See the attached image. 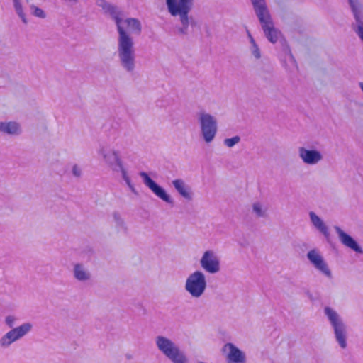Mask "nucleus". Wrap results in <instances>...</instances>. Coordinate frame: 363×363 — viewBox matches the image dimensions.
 Returning a JSON list of instances; mask_svg holds the SVG:
<instances>
[{"mask_svg":"<svg viewBox=\"0 0 363 363\" xmlns=\"http://www.w3.org/2000/svg\"><path fill=\"white\" fill-rule=\"evenodd\" d=\"M96 4L102 9L114 21L118 32L117 57L121 67L127 72L132 73L136 67V55L133 38L128 33L123 26V11L116 5L106 0H96Z\"/></svg>","mask_w":363,"mask_h":363,"instance_id":"nucleus-1","label":"nucleus"},{"mask_svg":"<svg viewBox=\"0 0 363 363\" xmlns=\"http://www.w3.org/2000/svg\"><path fill=\"white\" fill-rule=\"evenodd\" d=\"M195 0H166L165 4L169 13L179 16L180 26L177 27L179 35H186L190 33L189 28L194 29L197 26L196 20L189 13L192 10Z\"/></svg>","mask_w":363,"mask_h":363,"instance_id":"nucleus-2","label":"nucleus"},{"mask_svg":"<svg viewBox=\"0 0 363 363\" xmlns=\"http://www.w3.org/2000/svg\"><path fill=\"white\" fill-rule=\"evenodd\" d=\"M255 13L260 22L265 37L272 43L278 41L280 32L277 30L269 13L265 0H250Z\"/></svg>","mask_w":363,"mask_h":363,"instance_id":"nucleus-3","label":"nucleus"},{"mask_svg":"<svg viewBox=\"0 0 363 363\" xmlns=\"http://www.w3.org/2000/svg\"><path fill=\"white\" fill-rule=\"evenodd\" d=\"M324 314L333 330L335 340L341 348H346L347 330L342 317L330 306L324 308Z\"/></svg>","mask_w":363,"mask_h":363,"instance_id":"nucleus-4","label":"nucleus"},{"mask_svg":"<svg viewBox=\"0 0 363 363\" xmlns=\"http://www.w3.org/2000/svg\"><path fill=\"white\" fill-rule=\"evenodd\" d=\"M155 344L160 352L172 363H188L186 354L169 338L158 335L155 338Z\"/></svg>","mask_w":363,"mask_h":363,"instance_id":"nucleus-5","label":"nucleus"},{"mask_svg":"<svg viewBox=\"0 0 363 363\" xmlns=\"http://www.w3.org/2000/svg\"><path fill=\"white\" fill-rule=\"evenodd\" d=\"M207 287L206 276L201 271L196 270L190 274L186 279L184 289L193 298H199Z\"/></svg>","mask_w":363,"mask_h":363,"instance_id":"nucleus-6","label":"nucleus"},{"mask_svg":"<svg viewBox=\"0 0 363 363\" xmlns=\"http://www.w3.org/2000/svg\"><path fill=\"white\" fill-rule=\"evenodd\" d=\"M197 118L204 141L207 143H211L214 139L217 133L216 118L205 111L198 113Z\"/></svg>","mask_w":363,"mask_h":363,"instance_id":"nucleus-7","label":"nucleus"},{"mask_svg":"<svg viewBox=\"0 0 363 363\" xmlns=\"http://www.w3.org/2000/svg\"><path fill=\"white\" fill-rule=\"evenodd\" d=\"M99 153L113 172H120L121 174H123L127 171L118 151L102 147L100 148Z\"/></svg>","mask_w":363,"mask_h":363,"instance_id":"nucleus-8","label":"nucleus"},{"mask_svg":"<svg viewBox=\"0 0 363 363\" xmlns=\"http://www.w3.org/2000/svg\"><path fill=\"white\" fill-rule=\"evenodd\" d=\"M139 175L143 179L145 185L148 187L155 196L169 204L173 203V199L167 193L165 189L152 180L147 172H140Z\"/></svg>","mask_w":363,"mask_h":363,"instance_id":"nucleus-9","label":"nucleus"},{"mask_svg":"<svg viewBox=\"0 0 363 363\" xmlns=\"http://www.w3.org/2000/svg\"><path fill=\"white\" fill-rule=\"evenodd\" d=\"M201 267L210 274H216L220 271V259L216 252L206 250L203 252L201 259Z\"/></svg>","mask_w":363,"mask_h":363,"instance_id":"nucleus-10","label":"nucleus"},{"mask_svg":"<svg viewBox=\"0 0 363 363\" xmlns=\"http://www.w3.org/2000/svg\"><path fill=\"white\" fill-rule=\"evenodd\" d=\"M307 258L311 264L320 273L329 279H332L333 275L327 262L325 261L320 252L315 250H311L307 253Z\"/></svg>","mask_w":363,"mask_h":363,"instance_id":"nucleus-11","label":"nucleus"},{"mask_svg":"<svg viewBox=\"0 0 363 363\" xmlns=\"http://www.w3.org/2000/svg\"><path fill=\"white\" fill-rule=\"evenodd\" d=\"M355 22L352 24V28L363 42V14L360 4L356 0H348Z\"/></svg>","mask_w":363,"mask_h":363,"instance_id":"nucleus-12","label":"nucleus"},{"mask_svg":"<svg viewBox=\"0 0 363 363\" xmlns=\"http://www.w3.org/2000/svg\"><path fill=\"white\" fill-rule=\"evenodd\" d=\"M298 155L306 164L314 165L323 158L321 153L316 150H308L303 147L298 148Z\"/></svg>","mask_w":363,"mask_h":363,"instance_id":"nucleus-13","label":"nucleus"},{"mask_svg":"<svg viewBox=\"0 0 363 363\" xmlns=\"http://www.w3.org/2000/svg\"><path fill=\"white\" fill-rule=\"evenodd\" d=\"M342 245L357 253H363V250L357 242L350 235L343 231L339 226L334 227Z\"/></svg>","mask_w":363,"mask_h":363,"instance_id":"nucleus-14","label":"nucleus"},{"mask_svg":"<svg viewBox=\"0 0 363 363\" xmlns=\"http://www.w3.org/2000/svg\"><path fill=\"white\" fill-rule=\"evenodd\" d=\"M224 349L228 350L227 361L228 363H245V354L233 343H226Z\"/></svg>","mask_w":363,"mask_h":363,"instance_id":"nucleus-15","label":"nucleus"},{"mask_svg":"<svg viewBox=\"0 0 363 363\" xmlns=\"http://www.w3.org/2000/svg\"><path fill=\"white\" fill-rule=\"evenodd\" d=\"M172 185L176 191L185 199L191 201L193 199V193L191 187L186 184L182 179H177L172 181Z\"/></svg>","mask_w":363,"mask_h":363,"instance_id":"nucleus-16","label":"nucleus"},{"mask_svg":"<svg viewBox=\"0 0 363 363\" xmlns=\"http://www.w3.org/2000/svg\"><path fill=\"white\" fill-rule=\"evenodd\" d=\"M309 218L312 225L320 232L321 233L327 241L329 242L330 240V233L328 230V228L325 224L323 220L317 216L313 211L309 212Z\"/></svg>","mask_w":363,"mask_h":363,"instance_id":"nucleus-17","label":"nucleus"},{"mask_svg":"<svg viewBox=\"0 0 363 363\" xmlns=\"http://www.w3.org/2000/svg\"><path fill=\"white\" fill-rule=\"evenodd\" d=\"M33 325L30 323H24L21 325L11 329L8 333L16 342L26 336L32 330Z\"/></svg>","mask_w":363,"mask_h":363,"instance_id":"nucleus-18","label":"nucleus"},{"mask_svg":"<svg viewBox=\"0 0 363 363\" xmlns=\"http://www.w3.org/2000/svg\"><path fill=\"white\" fill-rule=\"evenodd\" d=\"M125 24L126 31L129 35H139L142 32V24L140 21L135 18H127L123 19V25Z\"/></svg>","mask_w":363,"mask_h":363,"instance_id":"nucleus-19","label":"nucleus"},{"mask_svg":"<svg viewBox=\"0 0 363 363\" xmlns=\"http://www.w3.org/2000/svg\"><path fill=\"white\" fill-rule=\"evenodd\" d=\"M284 51V56H281L280 58L283 66H284L286 69L290 72H294L297 71V63L289 48H285Z\"/></svg>","mask_w":363,"mask_h":363,"instance_id":"nucleus-20","label":"nucleus"},{"mask_svg":"<svg viewBox=\"0 0 363 363\" xmlns=\"http://www.w3.org/2000/svg\"><path fill=\"white\" fill-rule=\"evenodd\" d=\"M74 277L79 281H86L91 279V273L84 264L77 263L73 268Z\"/></svg>","mask_w":363,"mask_h":363,"instance_id":"nucleus-21","label":"nucleus"},{"mask_svg":"<svg viewBox=\"0 0 363 363\" xmlns=\"http://www.w3.org/2000/svg\"><path fill=\"white\" fill-rule=\"evenodd\" d=\"M112 216L117 231L127 234L128 227L121 215L118 211H114Z\"/></svg>","mask_w":363,"mask_h":363,"instance_id":"nucleus-22","label":"nucleus"},{"mask_svg":"<svg viewBox=\"0 0 363 363\" xmlns=\"http://www.w3.org/2000/svg\"><path fill=\"white\" fill-rule=\"evenodd\" d=\"M247 34L250 43L249 49L250 50L251 54L255 57V59H260L261 51L258 45L257 44L255 40L254 39V38L252 37V35H251L250 32L248 30H247Z\"/></svg>","mask_w":363,"mask_h":363,"instance_id":"nucleus-23","label":"nucleus"},{"mask_svg":"<svg viewBox=\"0 0 363 363\" xmlns=\"http://www.w3.org/2000/svg\"><path fill=\"white\" fill-rule=\"evenodd\" d=\"M13 7L18 16L21 18L24 23H27L26 15L23 10V6L21 0H13Z\"/></svg>","mask_w":363,"mask_h":363,"instance_id":"nucleus-24","label":"nucleus"},{"mask_svg":"<svg viewBox=\"0 0 363 363\" xmlns=\"http://www.w3.org/2000/svg\"><path fill=\"white\" fill-rule=\"evenodd\" d=\"M13 342H15V341L7 332L0 338V347L2 349H7Z\"/></svg>","mask_w":363,"mask_h":363,"instance_id":"nucleus-25","label":"nucleus"},{"mask_svg":"<svg viewBox=\"0 0 363 363\" xmlns=\"http://www.w3.org/2000/svg\"><path fill=\"white\" fill-rule=\"evenodd\" d=\"M121 177L124 182H125L126 185L128 186L129 189L131 191L132 193L137 195L138 191H136L134 185L133 184L131 179L128 174V171L124 172L123 174H121Z\"/></svg>","mask_w":363,"mask_h":363,"instance_id":"nucleus-26","label":"nucleus"},{"mask_svg":"<svg viewBox=\"0 0 363 363\" xmlns=\"http://www.w3.org/2000/svg\"><path fill=\"white\" fill-rule=\"evenodd\" d=\"M252 210L258 217L264 218L266 216V208H263L259 203H255L252 206Z\"/></svg>","mask_w":363,"mask_h":363,"instance_id":"nucleus-27","label":"nucleus"},{"mask_svg":"<svg viewBox=\"0 0 363 363\" xmlns=\"http://www.w3.org/2000/svg\"><path fill=\"white\" fill-rule=\"evenodd\" d=\"M19 132V125L16 122H6V133L17 134Z\"/></svg>","mask_w":363,"mask_h":363,"instance_id":"nucleus-28","label":"nucleus"},{"mask_svg":"<svg viewBox=\"0 0 363 363\" xmlns=\"http://www.w3.org/2000/svg\"><path fill=\"white\" fill-rule=\"evenodd\" d=\"M240 141V138L238 135L234 136L231 138H226L224 140L223 143L228 147H232Z\"/></svg>","mask_w":363,"mask_h":363,"instance_id":"nucleus-29","label":"nucleus"},{"mask_svg":"<svg viewBox=\"0 0 363 363\" xmlns=\"http://www.w3.org/2000/svg\"><path fill=\"white\" fill-rule=\"evenodd\" d=\"M17 318L15 315H9L6 316L5 318V324L7 327H9L11 329L14 328V326L16 325Z\"/></svg>","mask_w":363,"mask_h":363,"instance_id":"nucleus-30","label":"nucleus"},{"mask_svg":"<svg viewBox=\"0 0 363 363\" xmlns=\"http://www.w3.org/2000/svg\"><path fill=\"white\" fill-rule=\"evenodd\" d=\"M31 9L33 10V14L35 16L40 18H45V16H46L45 13L43 9H41L40 8L33 6L31 7Z\"/></svg>","mask_w":363,"mask_h":363,"instance_id":"nucleus-31","label":"nucleus"},{"mask_svg":"<svg viewBox=\"0 0 363 363\" xmlns=\"http://www.w3.org/2000/svg\"><path fill=\"white\" fill-rule=\"evenodd\" d=\"M72 172L75 177L79 178L82 176V169L77 164L73 165Z\"/></svg>","mask_w":363,"mask_h":363,"instance_id":"nucleus-32","label":"nucleus"},{"mask_svg":"<svg viewBox=\"0 0 363 363\" xmlns=\"http://www.w3.org/2000/svg\"><path fill=\"white\" fill-rule=\"evenodd\" d=\"M169 104V101L168 99H161V100H158L156 102V106L157 107L162 108V107H166Z\"/></svg>","mask_w":363,"mask_h":363,"instance_id":"nucleus-33","label":"nucleus"},{"mask_svg":"<svg viewBox=\"0 0 363 363\" xmlns=\"http://www.w3.org/2000/svg\"><path fill=\"white\" fill-rule=\"evenodd\" d=\"M0 131L6 133V122H0Z\"/></svg>","mask_w":363,"mask_h":363,"instance_id":"nucleus-34","label":"nucleus"},{"mask_svg":"<svg viewBox=\"0 0 363 363\" xmlns=\"http://www.w3.org/2000/svg\"><path fill=\"white\" fill-rule=\"evenodd\" d=\"M126 357L128 359H130L132 358L131 355H130V354H126Z\"/></svg>","mask_w":363,"mask_h":363,"instance_id":"nucleus-35","label":"nucleus"}]
</instances>
